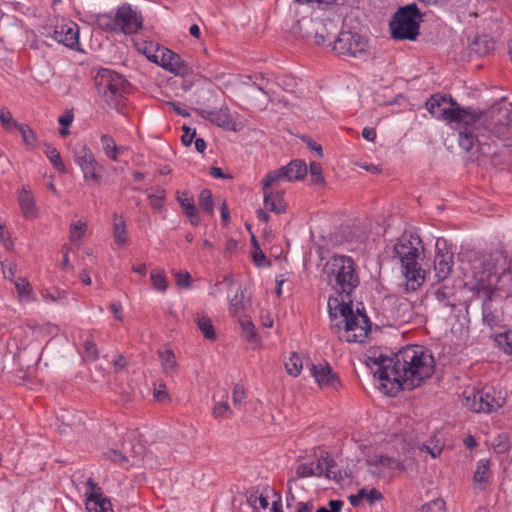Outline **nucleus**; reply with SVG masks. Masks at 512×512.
Listing matches in <instances>:
<instances>
[{
    "label": "nucleus",
    "instance_id": "nucleus-1",
    "mask_svg": "<svg viewBox=\"0 0 512 512\" xmlns=\"http://www.w3.org/2000/svg\"><path fill=\"white\" fill-rule=\"evenodd\" d=\"M329 285L336 296L328 299L330 329L341 341L362 343L371 330V322L365 313L353 311L351 294L359 286L360 279L354 260L345 255H334L324 266Z\"/></svg>",
    "mask_w": 512,
    "mask_h": 512
},
{
    "label": "nucleus",
    "instance_id": "nucleus-2",
    "mask_svg": "<svg viewBox=\"0 0 512 512\" xmlns=\"http://www.w3.org/2000/svg\"><path fill=\"white\" fill-rule=\"evenodd\" d=\"M367 364L378 367L374 375H378L380 381L396 384L402 390L418 387L435 369L433 355L418 345L406 346L391 358L374 352L368 356Z\"/></svg>",
    "mask_w": 512,
    "mask_h": 512
},
{
    "label": "nucleus",
    "instance_id": "nucleus-3",
    "mask_svg": "<svg viewBox=\"0 0 512 512\" xmlns=\"http://www.w3.org/2000/svg\"><path fill=\"white\" fill-rule=\"evenodd\" d=\"M428 112L435 118L445 120L459 132V146L466 152L474 148V139L485 121V114L479 109L462 107L451 96L434 94L425 103Z\"/></svg>",
    "mask_w": 512,
    "mask_h": 512
},
{
    "label": "nucleus",
    "instance_id": "nucleus-4",
    "mask_svg": "<svg viewBox=\"0 0 512 512\" xmlns=\"http://www.w3.org/2000/svg\"><path fill=\"white\" fill-rule=\"evenodd\" d=\"M420 244V239H412V236L403 235L394 245V257L399 258L403 273L405 276V290L416 291L425 280V271L419 266L417 259L419 257V249L414 245Z\"/></svg>",
    "mask_w": 512,
    "mask_h": 512
},
{
    "label": "nucleus",
    "instance_id": "nucleus-5",
    "mask_svg": "<svg viewBox=\"0 0 512 512\" xmlns=\"http://www.w3.org/2000/svg\"><path fill=\"white\" fill-rule=\"evenodd\" d=\"M481 111L485 114V121L478 133V140L474 139V148L469 152L473 161L479 160L480 156L487 155L488 150H490V146L480 140V137L485 136V133L489 130L488 123L493 125L492 131L499 135H506L512 131V103H505L492 107L491 110Z\"/></svg>",
    "mask_w": 512,
    "mask_h": 512
},
{
    "label": "nucleus",
    "instance_id": "nucleus-6",
    "mask_svg": "<svg viewBox=\"0 0 512 512\" xmlns=\"http://www.w3.org/2000/svg\"><path fill=\"white\" fill-rule=\"evenodd\" d=\"M421 13L415 3L400 7L390 21L391 35L396 40H415L419 35Z\"/></svg>",
    "mask_w": 512,
    "mask_h": 512
},
{
    "label": "nucleus",
    "instance_id": "nucleus-7",
    "mask_svg": "<svg viewBox=\"0 0 512 512\" xmlns=\"http://www.w3.org/2000/svg\"><path fill=\"white\" fill-rule=\"evenodd\" d=\"M95 85L107 104L115 108H118V100L129 91L128 81L122 75L109 69H102L98 72L95 77Z\"/></svg>",
    "mask_w": 512,
    "mask_h": 512
},
{
    "label": "nucleus",
    "instance_id": "nucleus-8",
    "mask_svg": "<svg viewBox=\"0 0 512 512\" xmlns=\"http://www.w3.org/2000/svg\"><path fill=\"white\" fill-rule=\"evenodd\" d=\"M505 397L492 387L481 390L467 389L463 392V405L477 413H491L505 404Z\"/></svg>",
    "mask_w": 512,
    "mask_h": 512
},
{
    "label": "nucleus",
    "instance_id": "nucleus-9",
    "mask_svg": "<svg viewBox=\"0 0 512 512\" xmlns=\"http://www.w3.org/2000/svg\"><path fill=\"white\" fill-rule=\"evenodd\" d=\"M366 463L370 473L380 478H392L397 472L405 471L412 466L411 461H402L386 455L371 456Z\"/></svg>",
    "mask_w": 512,
    "mask_h": 512
},
{
    "label": "nucleus",
    "instance_id": "nucleus-10",
    "mask_svg": "<svg viewBox=\"0 0 512 512\" xmlns=\"http://www.w3.org/2000/svg\"><path fill=\"white\" fill-rule=\"evenodd\" d=\"M368 41L352 31H341L333 42V51L340 56L357 57L366 52Z\"/></svg>",
    "mask_w": 512,
    "mask_h": 512
},
{
    "label": "nucleus",
    "instance_id": "nucleus-11",
    "mask_svg": "<svg viewBox=\"0 0 512 512\" xmlns=\"http://www.w3.org/2000/svg\"><path fill=\"white\" fill-rule=\"evenodd\" d=\"M147 58L165 70L176 75L187 76L192 72L191 67L178 54L165 48H157L153 54H147Z\"/></svg>",
    "mask_w": 512,
    "mask_h": 512
},
{
    "label": "nucleus",
    "instance_id": "nucleus-12",
    "mask_svg": "<svg viewBox=\"0 0 512 512\" xmlns=\"http://www.w3.org/2000/svg\"><path fill=\"white\" fill-rule=\"evenodd\" d=\"M74 160L80 166L85 180H92L96 184L100 183V173L103 167L97 162L87 145H80L74 150Z\"/></svg>",
    "mask_w": 512,
    "mask_h": 512
},
{
    "label": "nucleus",
    "instance_id": "nucleus-13",
    "mask_svg": "<svg viewBox=\"0 0 512 512\" xmlns=\"http://www.w3.org/2000/svg\"><path fill=\"white\" fill-rule=\"evenodd\" d=\"M307 165L302 160H293L286 166H283L275 171L269 172L264 177L265 186H274L279 181L287 180H301L307 175Z\"/></svg>",
    "mask_w": 512,
    "mask_h": 512
},
{
    "label": "nucleus",
    "instance_id": "nucleus-14",
    "mask_svg": "<svg viewBox=\"0 0 512 512\" xmlns=\"http://www.w3.org/2000/svg\"><path fill=\"white\" fill-rule=\"evenodd\" d=\"M142 16L130 4H123L116 10V33L131 35L142 27Z\"/></svg>",
    "mask_w": 512,
    "mask_h": 512
},
{
    "label": "nucleus",
    "instance_id": "nucleus-15",
    "mask_svg": "<svg viewBox=\"0 0 512 512\" xmlns=\"http://www.w3.org/2000/svg\"><path fill=\"white\" fill-rule=\"evenodd\" d=\"M453 259L454 253L447 248L446 242L438 239L434 257V271L438 281H443L451 275L454 266Z\"/></svg>",
    "mask_w": 512,
    "mask_h": 512
},
{
    "label": "nucleus",
    "instance_id": "nucleus-16",
    "mask_svg": "<svg viewBox=\"0 0 512 512\" xmlns=\"http://www.w3.org/2000/svg\"><path fill=\"white\" fill-rule=\"evenodd\" d=\"M52 37L66 47L79 50V27L74 22L55 26Z\"/></svg>",
    "mask_w": 512,
    "mask_h": 512
},
{
    "label": "nucleus",
    "instance_id": "nucleus-17",
    "mask_svg": "<svg viewBox=\"0 0 512 512\" xmlns=\"http://www.w3.org/2000/svg\"><path fill=\"white\" fill-rule=\"evenodd\" d=\"M311 372L315 380L322 388H331L337 390L341 386L338 375L333 372L328 363L315 365L312 364Z\"/></svg>",
    "mask_w": 512,
    "mask_h": 512
},
{
    "label": "nucleus",
    "instance_id": "nucleus-18",
    "mask_svg": "<svg viewBox=\"0 0 512 512\" xmlns=\"http://www.w3.org/2000/svg\"><path fill=\"white\" fill-rule=\"evenodd\" d=\"M202 118L209 120L211 123L233 131H237L235 124L232 122L231 115L227 106L221 107L219 110H199Z\"/></svg>",
    "mask_w": 512,
    "mask_h": 512
},
{
    "label": "nucleus",
    "instance_id": "nucleus-19",
    "mask_svg": "<svg viewBox=\"0 0 512 512\" xmlns=\"http://www.w3.org/2000/svg\"><path fill=\"white\" fill-rule=\"evenodd\" d=\"M17 200L22 216L27 220H34L38 217V208L35 198L28 187H23L18 192Z\"/></svg>",
    "mask_w": 512,
    "mask_h": 512
},
{
    "label": "nucleus",
    "instance_id": "nucleus-20",
    "mask_svg": "<svg viewBox=\"0 0 512 512\" xmlns=\"http://www.w3.org/2000/svg\"><path fill=\"white\" fill-rule=\"evenodd\" d=\"M272 186H265L264 179L262 180V189L264 193V206L268 211L275 212L276 214L284 213L287 205L284 201L283 192L271 191Z\"/></svg>",
    "mask_w": 512,
    "mask_h": 512
},
{
    "label": "nucleus",
    "instance_id": "nucleus-21",
    "mask_svg": "<svg viewBox=\"0 0 512 512\" xmlns=\"http://www.w3.org/2000/svg\"><path fill=\"white\" fill-rule=\"evenodd\" d=\"M501 312L499 311L496 302L493 299V293H486V298L482 304L483 322L490 328L497 326L501 321Z\"/></svg>",
    "mask_w": 512,
    "mask_h": 512
},
{
    "label": "nucleus",
    "instance_id": "nucleus-22",
    "mask_svg": "<svg viewBox=\"0 0 512 512\" xmlns=\"http://www.w3.org/2000/svg\"><path fill=\"white\" fill-rule=\"evenodd\" d=\"M88 512H114L110 500L101 492H92L86 498Z\"/></svg>",
    "mask_w": 512,
    "mask_h": 512
},
{
    "label": "nucleus",
    "instance_id": "nucleus-23",
    "mask_svg": "<svg viewBox=\"0 0 512 512\" xmlns=\"http://www.w3.org/2000/svg\"><path fill=\"white\" fill-rule=\"evenodd\" d=\"M157 354L161 361L162 372L166 376H174L178 373V363L175 353L170 348L158 350Z\"/></svg>",
    "mask_w": 512,
    "mask_h": 512
},
{
    "label": "nucleus",
    "instance_id": "nucleus-24",
    "mask_svg": "<svg viewBox=\"0 0 512 512\" xmlns=\"http://www.w3.org/2000/svg\"><path fill=\"white\" fill-rule=\"evenodd\" d=\"M178 202L183 209L185 215L190 218V223L194 226L199 225L198 209L195 206L193 197L188 192H182L178 195Z\"/></svg>",
    "mask_w": 512,
    "mask_h": 512
},
{
    "label": "nucleus",
    "instance_id": "nucleus-25",
    "mask_svg": "<svg viewBox=\"0 0 512 512\" xmlns=\"http://www.w3.org/2000/svg\"><path fill=\"white\" fill-rule=\"evenodd\" d=\"M494 48V42L488 35L477 36L469 45L470 53L484 56Z\"/></svg>",
    "mask_w": 512,
    "mask_h": 512
},
{
    "label": "nucleus",
    "instance_id": "nucleus-26",
    "mask_svg": "<svg viewBox=\"0 0 512 512\" xmlns=\"http://www.w3.org/2000/svg\"><path fill=\"white\" fill-rule=\"evenodd\" d=\"M490 461L488 459H480L477 462V468L473 474V481L479 485V489L483 490L485 484L490 478Z\"/></svg>",
    "mask_w": 512,
    "mask_h": 512
},
{
    "label": "nucleus",
    "instance_id": "nucleus-27",
    "mask_svg": "<svg viewBox=\"0 0 512 512\" xmlns=\"http://www.w3.org/2000/svg\"><path fill=\"white\" fill-rule=\"evenodd\" d=\"M113 236L118 245H125L127 243L126 222L123 216L114 214L113 216Z\"/></svg>",
    "mask_w": 512,
    "mask_h": 512
},
{
    "label": "nucleus",
    "instance_id": "nucleus-28",
    "mask_svg": "<svg viewBox=\"0 0 512 512\" xmlns=\"http://www.w3.org/2000/svg\"><path fill=\"white\" fill-rule=\"evenodd\" d=\"M100 142L105 155L112 161H118L122 147L117 146L113 137L108 134H103L100 137Z\"/></svg>",
    "mask_w": 512,
    "mask_h": 512
},
{
    "label": "nucleus",
    "instance_id": "nucleus-29",
    "mask_svg": "<svg viewBox=\"0 0 512 512\" xmlns=\"http://www.w3.org/2000/svg\"><path fill=\"white\" fill-rule=\"evenodd\" d=\"M198 329L208 340H216V332L211 319L206 315H198L195 319Z\"/></svg>",
    "mask_w": 512,
    "mask_h": 512
},
{
    "label": "nucleus",
    "instance_id": "nucleus-30",
    "mask_svg": "<svg viewBox=\"0 0 512 512\" xmlns=\"http://www.w3.org/2000/svg\"><path fill=\"white\" fill-rule=\"evenodd\" d=\"M332 29H335V25L332 21L319 23L315 29V42L317 44H325L328 40H330Z\"/></svg>",
    "mask_w": 512,
    "mask_h": 512
},
{
    "label": "nucleus",
    "instance_id": "nucleus-31",
    "mask_svg": "<svg viewBox=\"0 0 512 512\" xmlns=\"http://www.w3.org/2000/svg\"><path fill=\"white\" fill-rule=\"evenodd\" d=\"M323 462L325 464V473L324 477L327 479H332L339 483L343 480V475L341 471H337L335 468L337 466L336 462L328 452H325V457H323Z\"/></svg>",
    "mask_w": 512,
    "mask_h": 512
},
{
    "label": "nucleus",
    "instance_id": "nucleus-32",
    "mask_svg": "<svg viewBox=\"0 0 512 512\" xmlns=\"http://www.w3.org/2000/svg\"><path fill=\"white\" fill-rule=\"evenodd\" d=\"M14 284L20 301L33 300V289L26 278L19 277L14 281Z\"/></svg>",
    "mask_w": 512,
    "mask_h": 512
},
{
    "label": "nucleus",
    "instance_id": "nucleus-33",
    "mask_svg": "<svg viewBox=\"0 0 512 512\" xmlns=\"http://www.w3.org/2000/svg\"><path fill=\"white\" fill-rule=\"evenodd\" d=\"M247 502L254 509H266L269 506L268 497L259 493L257 489H250L246 493Z\"/></svg>",
    "mask_w": 512,
    "mask_h": 512
},
{
    "label": "nucleus",
    "instance_id": "nucleus-34",
    "mask_svg": "<svg viewBox=\"0 0 512 512\" xmlns=\"http://www.w3.org/2000/svg\"><path fill=\"white\" fill-rule=\"evenodd\" d=\"M303 368V363L301 357L293 352L289 357L288 361L285 362L286 372L293 377H297Z\"/></svg>",
    "mask_w": 512,
    "mask_h": 512
},
{
    "label": "nucleus",
    "instance_id": "nucleus-35",
    "mask_svg": "<svg viewBox=\"0 0 512 512\" xmlns=\"http://www.w3.org/2000/svg\"><path fill=\"white\" fill-rule=\"evenodd\" d=\"M199 206L203 212L212 215L214 212V201L212 192L209 189H203L199 194Z\"/></svg>",
    "mask_w": 512,
    "mask_h": 512
},
{
    "label": "nucleus",
    "instance_id": "nucleus-36",
    "mask_svg": "<svg viewBox=\"0 0 512 512\" xmlns=\"http://www.w3.org/2000/svg\"><path fill=\"white\" fill-rule=\"evenodd\" d=\"M45 154L48 157V159L50 160V162L52 163V165L54 166V168L59 173H62V174L66 173V166L63 163L61 155L56 148L48 146L47 150L45 151Z\"/></svg>",
    "mask_w": 512,
    "mask_h": 512
},
{
    "label": "nucleus",
    "instance_id": "nucleus-37",
    "mask_svg": "<svg viewBox=\"0 0 512 512\" xmlns=\"http://www.w3.org/2000/svg\"><path fill=\"white\" fill-rule=\"evenodd\" d=\"M150 278L153 284V287L160 291L164 292L168 288L167 278L163 270H152L150 273Z\"/></svg>",
    "mask_w": 512,
    "mask_h": 512
},
{
    "label": "nucleus",
    "instance_id": "nucleus-38",
    "mask_svg": "<svg viewBox=\"0 0 512 512\" xmlns=\"http://www.w3.org/2000/svg\"><path fill=\"white\" fill-rule=\"evenodd\" d=\"M415 512H446V503L442 498H436L425 503Z\"/></svg>",
    "mask_w": 512,
    "mask_h": 512
},
{
    "label": "nucleus",
    "instance_id": "nucleus-39",
    "mask_svg": "<svg viewBox=\"0 0 512 512\" xmlns=\"http://www.w3.org/2000/svg\"><path fill=\"white\" fill-rule=\"evenodd\" d=\"M311 183L315 185H324L325 179L322 174V166L320 163L312 161L309 164Z\"/></svg>",
    "mask_w": 512,
    "mask_h": 512
},
{
    "label": "nucleus",
    "instance_id": "nucleus-40",
    "mask_svg": "<svg viewBox=\"0 0 512 512\" xmlns=\"http://www.w3.org/2000/svg\"><path fill=\"white\" fill-rule=\"evenodd\" d=\"M212 415L214 418H229L232 415V410L227 401L215 402Z\"/></svg>",
    "mask_w": 512,
    "mask_h": 512
},
{
    "label": "nucleus",
    "instance_id": "nucleus-41",
    "mask_svg": "<svg viewBox=\"0 0 512 512\" xmlns=\"http://www.w3.org/2000/svg\"><path fill=\"white\" fill-rule=\"evenodd\" d=\"M0 122L5 130H12L18 126V122L13 119L10 110L4 106H0Z\"/></svg>",
    "mask_w": 512,
    "mask_h": 512
},
{
    "label": "nucleus",
    "instance_id": "nucleus-42",
    "mask_svg": "<svg viewBox=\"0 0 512 512\" xmlns=\"http://www.w3.org/2000/svg\"><path fill=\"white\" fill-rule=\"evenodd\" d=\"M495 341L505 353L512 355V331L498 334Z\"/></svg>",
    "mask_w": 512,
    "mask_h": 512
},
{
    "label": "nucleus",
    "instance_id": "nucleus-43",
    "mask_svg": "<svg viewBox=\"0 0 512 512\" xmlns=\"http://www.w3.org/2000/svg\"><path fill=\"white\" fill-rule=\"evenodd\" d=\"M97 22L99 26L106 31L116 33V14L114 16L110 14H100L98 15Z\"/></svg>",
    "mask_w": 512,
    "mask_h": 512
},
{
    "label": "nucleus",
    "instance_id": "nucleus-44",
    "mask_svg": "<svg viewBox=\"0 0 512 512\" xmlns=\"http://www.w3.org/2000/svg\"><path fill=\"white\" fill-rule=\"evenodd\" d=\"M153 396L156 399V401L160 403H168L170 401V396L168 394L166 385L164 382L160 381L157 383H154L153 388Z\"/></svg>",
    "mask_w": 512,
    "mask_h": 512
},
{
    "label": "nucleus",
    "instance_id": "nucleus-45",
    "mask_svg": "<svg viewBox=\"0 0 512 512\" xmlns=\"http://www.w3.org/2000/svg\"><path fill=\"white\" fill-rule=\"evenodd\" d=\"M86 222L78 221L70 226V241L80 240L86 232Z\"/></svg>",
    "mask_w": 512,
    "mask_h": 512
},
{
    "label": "nucleus",
    "instance_id": "nucleus-46",
    "mask_svg": "<svg viewBox=\"0 0 512 512\" xmlns=\"http://www.w3.org/2000/svg\"><path fill=\"white\" fill-rule=\"evenodd\" d=\"M240 325L243 334L248 342H255L257 340V334L255 332V326L250 320H241Z\"/></svg>",
    "mask_w": 512,
    "mask_h": 512
},
{
    "label": "nucleus",
    "instance_id": "nucleus-47",
    "mask_svg": "<svg viewBox=\"0 0 512 512\" xmlns=\"http://www.w3.org/2000/svg\"><path fill=\"white\" fill-rule=\"evenodd\" d=\"M244 293L241 290L239 293L236 292L233 298L230 299L229 310L232 315L238 314L243 308Z\"/></svg>",
    "mask_w": 512,
    "mask_h": 512
},
{
    "label": "nucleus",
    "instance_id": "nucleus-48",
    "mask_svg": "<svg viewBox=\"0 0 512 512\" xmlns=\"http://www.w3.org/2000/svg\"><path fill=\"white\" fill-rule=\"evenodd\" d=\"M173 276L176 284L182 288H190L192 286L191 275L187 271H174Z\"/></svg>",
    "mask_w": 512,
    "mask_h": 512
},
{
    "label": "nucleus",
    "instance_id": "nucleus-49",
    "mask_svg": "<svg viewBox=\"0 0 512 512\" xmlns=\"http://www.w3.org/2000/svg\"><path fill=\"white\" fill-rule=\"evenodd\" d=\"M14 129H18L21 133L22 140L25 144L31 145L35 140V134L33 130L27 124H19Z\"/></svg>",
    "mask_w": 512,
    "mask_h": 512
},
{
    "label": "nucleus",
    "instance_id": "nucleus-50",
    "mask_svg": "<svg viewBox=\"0 0 512 512\" xmlns=\"http://www.w3.org/2000/svg\"><path fill=\"white\" fill-rule=\"evenodd\" d=\"M296 478H306L314 476L316 471L314 470L313 463H302L296 468Z\"/></svg>",
    "mask_w": 512,
    "mask_h": 512
},
{
    "label": "nucleus",
    "instance_id": "nucleus-51",
    "mask_svg": "<svg viewBox=\"0 0 512 512\" xmlns=\"http://www.w3.org/2000/svg\"><path fill=\"white\" fill-rule=\"evenodd\" d=\"M84 350L86 353V357L91 360L95 361L99 357L98 349L96 347V344L91 340H86L84 343Z\"/></svg>",
    "mask_w": 512,
    "mask_h": 512
},
{
    "label": "nucleus",
    "instance_id": "nucleus-52",
    "mask_svg": "<svg viewBox=\"0 0 512 512\" xmlns=\"http://www.w3.org/2000/svg\"><path fill=\"white\" fill-rule=\"evenodd\" d=\"M244 399H245L244 387L239 384H236L232 391V400H233L234 406L242 405Z\"/></svg>",
    "mask_w": 512,
    "mask_h": 512
},
{
    "label": "nucleus",
    "instance_id": "nucleus-53",
    "mask_svg": "<svg viewBox=\"0 0 512 512\" xmlns=\"http://www.w3.org/2000/svg\"><path fill=\"white\" fill-rule=\"evenodd\" d=\"M164 197H165L164 190L159 191L158 194H150L149 200H150L151 207L155 210L162 209V207L164 205V203H163Z\"/></svg>",
    "mask_w": 512,
    "mask_h": 512
},
{
    "label": "nucleus",
    "instance_id": "nucleus-54",
    "mask_svg": "<svg viewBox=\"0 0 512 512\" xmlns=\"http://www.w3.org/2000/svg\"><path fill=\"white\" fill-rule=\"evenodd\" d=\"M343 502L341 500H330L328 507H319L316 512H341Z\"/></svg>",
    "mask_w": 512,
    "mask_h": 512
},
{
    "label": "nucleus",
    "instance_id": "nucleus-55",
    "mask_svg": "<svg viewBox=\"0 0 512 512\" xmlns=\"http://www.w3.org/2000/svg\"><path fill=\"white\" fill-rule=\"evenodd\" d=\"M184 134L181 137V141L184 146H190L193 142V139L196 135V130L192 129L186 125L182 127Z\"/></svg>",
    "mask_w": 512,
    "mask_h": 512
},
{
    "label": "nucleus",
    "instance_id": "nucleus-56",
    "mask_svg": "<svg viewBox=\"0 0 512 512\" xmlns=\"http://www.w3.org/2000/svg\"><path fill=\"white\" fill-rule=\"evenodd\" d=\"M107 457L115 463L124 464L128 462V458L121 451L110 449L106 453Z\"/></svg>",
    "mask_w": 512,
    "mask_h": 512
},
{
    "label": "nucleus",
    "instance_id": "nucleus-57",
    "mask_svg": "<svg viewBox=\"0 0 512 512\" xmlns=\"http://www.w3.org/2000/svg\"><path fill=\"white\" fill-rule=\"evenodd\" d=\"M367 491L366 489H360L357 494L349 496L350 504L354 507L360 505L361 501L366 499Z\"/></svg>",
    "mask_w": 512,
    "mask_h": 512
},
{
    "label": "nucleus",
    "instance_id": "nucleus-58",
    "mask_svg": "<svg viewBox=\"0 0 512 512\" xmlns=\"http://www.w3.org/2000/svg\"><path fill=\"white\" fill-rule=\"evenodd\" d=\"M367 491L366 489H360L357 494L349 496L350 504L354 507L360 505L361 501L366 499Z\"/></svg>",
    "mask_w": 512,
    "mask_h": 512
},
{
    "label": "nucleus",
    "instance_id": "nucleus-59",
    "mask_svg": "<svg viewBox=\"0 0 512 512\" xmlns=\"http://www.w3.org/2000/svg\"><path fill=\"white\" fill-rule=\"evenodd\" d=\"M367 491L366 489H360L357 494L349 496L350 504L354 507L360 505L361 501L366 499Z\"/></svg>",
    "mask_w": 512,
    "mask_h": 512
},
{
    "label": "nucleus",
    "instance_id": "nucleus-60",
    "mask_svg": "<svg viewBox=\"0 0 512 512\" xmlns=\"http://www.w3.org/2000/svg\"><path fill=\"white\" fill-rule=\"evenodd\" d=\"M499 442L494 444L495 451L497 453H504L509 449V443L507 442V437L505 435H500L498 437Z\"/></svg>",
    "mask_w": 512,
    "mask_h": 512
},
{
    "label": "nucleus",
    "instance_id": "nucleus-61",
    "mask_svg": "<svg viewBox=\"0 0 512 512\" xmlns=\"http://www.w3.org/2000/svg\"><path fill=\"white\" fill-rule=\"evenodd\" d=\"M0 242L4 245L6 249H10L12 247V241L10 239L9 233L5 230L4 226L0 224Z\"/></svg>",
    "mask_w": 512,
    "mask_h": 512
},
{
    "label": "nucleus",
    "instance_id": "nucleus-62",
    "mask_svg": "<svg viewBox=\"0 0 512 512\" xmlns=\"http://www.w3.org/2000/svg\"><path fill=\"white\" fill-rule=\"evenodd\" d=\"M382 499H383L382 493L379 490L375 489V488H372L369 492H367L366 500L370 504H373L374 502L380 501Z\"/></svg>",
    "mask_w": 512,
    "mask_h": 512
},
{
    "label": "nucleus",
    "instance_id": "nucleus-63",
    "mask_svg": "<svg viewBox=\"0 0 512 512\" xmlns=\"http://www.w3.org/2000/svg\"><path fill=\"white\" fill-rule=\"evenodd\" d=\"M109 308L111 310V312L114 314V317L119 320V321H122L123 320V312H122V306L120 303H117V302H112L110 305H109Z\"/></svg>",
    "mask_w": 512,
    "mask_h": 512
},
{
    "label": "nucleus",
    "instance_id": "nucleus-64",
    "mask_svg": "<svg viewBox=\"0 0 512 512\" xmlns=\"http://www.w3.org/2000/svg\"><path fill=\"white\" fill-rule=\"evenodd\" d=\"M253 261L257 266H263V262L266 260L265 254L261 249H256L252 254Z\"/></svg>",
    "mask_w": 512,
    "mask_h": 512
}]
</instances>
